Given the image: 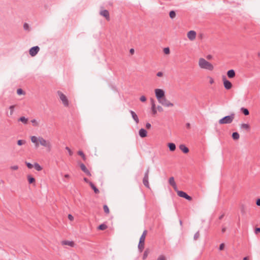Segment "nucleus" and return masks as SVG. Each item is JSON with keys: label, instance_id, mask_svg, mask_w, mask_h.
Masks as SVG:
<instances>
[{"label": "nucleus", "instance_id": "29", "mask_svg": "<svg viewBox=\"0 0 260 260\" xmlns=\"http://www.w3.org/2000/svg\"><path fill=\"white\" fill-rule=\"evenodd\" d=\"M18 121H21L24 124H27L28 122V119L24 116H22L19 118Z\"/></svg>", "mask_w": 260, "mask_h": 260}, {"label": "nucleus", "instance_id": "25", "mask_svg": "<svg viewBox=\"0 0 260 260\" xmlns=\"http://www.w3.org/2000/svg\"><path fill=\"white\" fill-rule=\"evenodd\" d=\"M27 178L28 183L29 184H32L35 182L36 180H35V178H34L31 175H27Z\"/></svg>", "mask_w": 260, "mask_h": 260}, {"label": "nucleus", "instance_id": "50", "mask_svg": "<svg viewBox=\"0 0 260 260\" xmlns=\"http://www.w3.org/2000/svg\"><path fill=\"white\" fill-rule=\"evenodd\" d=\"M11 169L13 170H17L18 169V166H13L11 167Z\"/></svg>", "mask_w": 260, "mask_h": 260}, {"label": "nucleus", "instance_id": "37", "mask_svg": "<svg viewBox=\"0 0 260 260\" xmlns=\"http://www.w3.org/2000/svg\"><path fill=\"white\" fill-rule=\"evenodd\" d=\"M164 52L166 54H169L170 53V48L169 47H166L164 49Z\"/></svg>", "mask_w": 260, "mask_h": 260}, {"label": "nucleus", "instance_id": "56", "mask_svg": "<svg viewBox=\"0 0 260 260\" xmlns=\"http://www.w3.org/2000/svg\"><path fill=\"white\" fill-rule=\"evenodd\" d=\"M84 181L86 182V183H89V184H90V182H91V181H90L87 178H84Z\"/></svg>", "mask_w": 260, "mask_h": 260}, {"label": "nucleus", "instance_id": "49", "mask_svg": "<svg viewBox=\"0 0 260 260\" xmlns=\"http://www.w3.org/2000/svg\"><path fill=\"white\" fill-rule=\"evenodd\" d=\"M31 122L33 123L34 126H37L38 123L36 119H32L31 120Z\"/></svg>", "mask_w": 260, "mask_h": 260}, {"label": "nucleus", "instance_id": "63", "mask_svg": "<svg viewBox=\"0 0 260 260\" xmlns=\"http://www.w3.org/2000/svg\"><path fill=\"white\" fill-rule=\"evenodd\" d=\"M211 58H212V55H207V58L208 59H210Z\"/></svg>", "mask_w": 260, "mask_h": 260}, {"label": "nucleus", "instance_id": "48", "mask_svg": "<svg viewBox=\"0 0 260 260\" xmlns=\"http://www.w3.org/2000/svg\"><path fill=\"white\" fill-rule=\"evenodd\" d=\"M254 232L256 234L260 233V228H256L254 230Z\"/></svg>", "mask_w": 260, "mask_h": 260}, {"label": "nucleus", "instance_id": "15", "mask_svg": "<svg viewBox=\"0 0 260 260\" xmlns=\"http://www.w3.org/2000/svg\"><path fill=\"white\" fill-rule=\"evenodd\" d=\"M100 15L104 17L107 21L110 20L109 13L108 10H104L100 12Z\"/></svg>", "mask_w": 260, "mask_h": 260}, {"label": "nucleus", "instance_id": "34", "mask_svg": "<svg viewBox=\"0 0 260 260\" xmlns=\"http://www.w3.org/2000/svg\"><path fill=\"white\" fill-rule=\"evenodd\" d=\"M78 155H79L80 156H81V157L82 158V159H83L84 160H85V159H86V156H85V154H84V153H83V151H79L78 152Z\"/></svg>", "mask_w": 260, "mask_h": 260}, {"label": "nucleus", "instance_id": "57", "mask_svg": "<svg viewBox=\"0 0 260 260\" xmlns=\"http://www.w3.org/2000/svg\"><path fill=\"white\" fill-rule=\"evenodd\" d=\"M209 82L211 84H212L214 83V79L212 77H210Z\"/></svg>", "mask_w": 260, "mask_h": 260}, {"label": "nucleus", "instance_id": "2", "mask_svg": "<svg viewBox=\"0 0 260 260\" xmlns=\"http://www.w3.org/2000/svg\"><path fill=\"white\" fill-rule=\"evenodd\" d=\"M235 114L231 113V115L226 116L219 120V123L220 124L231 123L235 118Z\"/></svg>", "mask_w": 260, "mask_h": 260}, {"label": "nucleus", "instance_id": "40", "mask_svg": "<svg viewBox=\"0 0 260 260\" xmlns=\"http://www.w3.org/2000/svg\"><path fill=\"white\" fill-rule=\"evenodd\" d=\"M25 143V141L23 140H19L17 141V144L19 146H21Z\"/></svg>", "mask_w": 260, "mask_h": 260}, {"label": "nucleus", "instance_id": "54", "mask_svg": "<svg viewBox=\"0 0 260 260\" xmlns=\"http://www.w3.org/2000/svg\"><path fill=\"white\" fill-rule=\"evenodd\" d=\"M157 76L158 77H162L163 76V73L161 72H158L157 74Z\"/></svg>", "mask_w": 260, "mask_h": 260}, {"label": "nucleus", "instance_id": "33", "mask_svg": "<svg viewBox=\"0 0 260 260\" xmlns=\"http://www.w3.org/2000/svg\"><path fill=\"white\" fill-rule=\"evenodd\" d=\"M241 127L243 128L246 129L248 131L249 130V129H250L249 125L248 124H246V123L242 124Z\"/></svg>", "mask_w": 260, "mask_h": 260}, {"label": "nucleus", "instance_id": "59", "mask_svg": "<svg viewBox=\"0 0 260 260\" xmlns=\"http://www.w3.org/2000/svg\"><path fill=\"white\" fill-rule=\"evenodd\" d=\"M226 229V228H225V227L223 226V227L222 228V230H221V232H222V233H224L225 232Z\"/></svg>", "mask_w": 260, "mask_h": 260}, {"label": "nucleus", "instance_id": "11", "mask_svg": "<svg viewBox=\"0 0 260 260\" xmlns=\"http://www.w3.org/2000/svg\"><path fill=\"white\" fill-rule=\"evenodd\" d=\"M40 48L38 46H35L31 47L29 51V54L31 56H35L39 52Z\"/></svg>", "mask_w": 260, "mask_h": 260}, {"label": "nucleus", "instance_id": "13", "mask_svg": "<svg viewBox=\"0 0 260 260\" xmlns=\"http://www.w3.org/2000/svg\"><path fill=\"white\" fill-rule=\"evenodd\" d=\"M80 168L81 169V170L84 172L86 175H87L88 176H91V174L90 173V172H89V171L87 169V168L86 167V166H85L84 164L81 163L80 165Z\"/></svg>", "mask_w": 260, "mask_h": 260}, {"label": "nucleus", "instance_id": "1", "mask_svg": "<svg viewBox=\"0 0 260 260\" xmlns=\"http://www.w3.org/2000/svg\"><path fill=\"white\" fill-rule=\"evenodd\" d=\"M199 64L201 68L212 71L214 69L213 66L203 58H201L199 61Z\"/></svg>", "mask_w": 260, "mask_h": 260}, {"label": "nucleus", "instance_id": "47", "mask_svg": "<svg viewBox=\"0 0 260 260\" xmlns=\"http://www.w3.org/2000/svg\"><path fill=\"white\" fill-rule=\"evenodd\" d=\"M241 212L242 214H245V207L244 205H242L241 206Z\"/></svg>", "mask_w": 260, "mask_h": 260}, {"label": "nucleus", "instance_id": "27", "mask_svg": "<svg viewBox=\"0 0 260 260\" xmlns=\"http://www.w3.org/2000/svg\"><path fill=\"white\" fill-rule=\"evenodd\" d=\"M34 167L38 171H40L43 169V168L37 162L34 164Z\"/></svg>", "mask_w": 260, "mask_h": 260}, {"label": "nucleus", "instance_id": "31", "mask_svg": "<svg viewBox=\"0 0 260 260\" xmlns=\"http://www.w3.org/2000/svg\"><path fill=\"white\" fill-rule=\"evenodd\" d=\"M149 253V250L148 249H146L145 251L144 252L143 255V259H145L147 258L148 255Z\"/></svg>", "mask_w": 260, "mask_h": 260}, {"label": "nucleus", "instance_id": "41", "mask_svg": "<svg viewBox=\"0 0 260 260\" xmlns=\"http://www.w3.org/2000/svg\"><path fill=\"white\" fill-rule=\"evenodd\" d=\"M25 165L26 166H27V167L28 168V169H32L34 167V165H32L31 164H30V162H28L27 161L25 162Z\"/></svg>", "mask_w": 260, "mask_h": 260}, {"label": "nucleus", "instance_id": "58", "mask_svg": "<svg viewBox=\"0 0 260 260\" xmlns=\"http://www.w3.org/2000/svg\"><path fill=\"white\" fill-rule=\"evenodd\" d=\"M135 50L133 48H131L129 50V52L131 54H133L134 53Z\"/></svg>", "mask_w": 260, "mask_h": 260}, {"label": "nucleus", "instance_id": "26", "mask_svg": "<svg viewBox=\"0 0 260 260\" xmlns=\"http://www.w3.org/2000/svg\"><path fill=\"white\" fill-rule=\"evenodd\" d=\"M241 111L245 116H247L249 114V110L247 108L242 107L241 108Z\"/></svg>", "mask_w": 260, "mask_h": 260}, {"label": "nucleus", "instance_id": "51", "mask_svg": "<svg viewBox=\"0 0 260 260\" xmlns=\"http://www.w3.org/2000/svg\"><path fill=\"white\" fill-rule=\"evenodd\" d=\"M156 109L159 112H162L163 111L162 108L160 106H158Z\"/></svg>", "mask_w": 260, "mask_h": 260}, {"label": "nucleus", "instance_id": "4", "mask_svg": "<svg viewBox=\"0 0 260 260\" xmlns=\"http://www.w3.org/2000/svg\"><path fill=\"white\" fill-rule=\"evenodd\" d=\"M39 144L46 147L48 151H50L51 149V144L49 141H47L42 137L38 138Z\"/></svg>", "mask_w": 260, "mask_h": 260}, {"label": "nucleus", "instance_id": "35", "mask_svg": "<svg viewBox=\"0 0 260 260\" xmlns=\"http://www.w3.org/2000/svg\"><path fill=\"white\" fill-rule=\"evenodd\" d=\"M17 93L18 95L24 94L25 92L21 88H19L17 90Z\"/></svg>", "mask_w": 260, "mask_h": 260}, {"label": "nucleus", "instance_id": "6", "mask_svg": "<svg viewBox=\"0 0 260 260\" xmlns=\"http://www.w3.org/2000/svg\"><path fill=\"white\" fill-rule=\"evenodd\" d=\"M57 94L59 96V99L62 101L63 104L65 107H68L69 106V101L67 98V96L61 91H58Z\"/></svg>", "mask_w": 260, "mask_h": 260}, {"label": "nucleus", "instance_id": "9", "mask_svg": "<svg viewBox=\"0 0 260 260\" xmlns=\"http://www.w3.org/2000/svg\"><path fill=\"white\" fill-rule=\"evenodd\" d=\"M158 102L165 107H173L174 106V104L168 101L166 97H164Z\"/></svg>", "mask_w": 260, "mask_h": 260}, {"label": "nucleus", "instance_id": "60", "mask_svg": "<svg viewBox=\"0 0 260 260\" xmlns=\"http://www.w3.org/2000/svg\"><path fill=\"white\" fill-rule=\"evenodd\" d=\"M224 213H223L222 214H221V215L219 217V218H219V220H221V219H222L223 218V217H224Z\"/></svg>", "mask_w": 260, "mask_h": 260}, {"label": "nucleus", "instance_id": "43", "mask_svg": "<svg viewBox=\"0 0 260 260\" xmlns=\"http://www.w3.org/2000/svg\"><path fill=\"white\" fill-rule=\"evenodd\" d=\"M157 260H167L166 257L164 255H160Z\"/></svg>", "mask_w": 260, "mask_h": 260}, {"label": "nucleus", "instance_id": "42", "mask_svg": "<svg viewBox=\"0 0 260 260\" xmlns=\"http://www.w3.org/2000/svg\"><path fill=\"white\" fill-rule=\"evenodd\" d=\"M66 149L68 150L69 154L70 156H72L73 154V153L72 151L71 150V149L69 147H66Z\"/></svg>", "mask_w": 260, "mask_h": 260}, {"label": "nucleus", "instance_id": "52", "mask_svg": "<svg viewBox=\"0 0 260 260\" xmlns=\"http://www.w3.org/2000/svg\"><path fill=\"white\" fill-rule=\"evenodd\" d=\"M256 205L257 206H260V198H258L256 200Z\"/></svg>", "mask_w": 260, "mask_h": 260}, {"label": "nucleus", "instance_id": "44", "mask_svg": "<svg viewBox=\"0 0 260 260\" xmlns=\"http://www.w3.org/2000/svg\"><path fill=\"white\" fill-rule=\"evenodd\" d=\"M140 100L142 102H145L146 101V98L144 95H142L140 97Z\"/></svg>", "mask_w": 260, "mask_h": 260}, {"label": "nucleus", "instance_id": "64", "mask_svg": "<svg viewBox=\"0 0 260 260\" xmlns=\"http://www.w3.org/2000/svg\"><path fill=\"white\" fill-rule=\"evenodd\" d=\"M243 260H248V258L247 257H244V258L243 259Z\"/></svg>", "mask_w": 260, "mask_h": 260}, {"label": "nucleus", "instance_id": "18", "mask_svg": "<svg viewBox=\"0 0 260 260\" xmlns=\"http://www.w3.org/2000/svg\"><path fill=\"white\" fill-rule=\"evenodd\" d=\"M31 141L32 143L35 144V146L36 147H38L39 146V142L38 140V138L36 136H31Z\"/></svg>", "mask_w": 260, "mask_h": 260}, {"label": "nucleus", "instance_id": "21", "mask_svg": "<svg viewBox=\"0 0 260 260\" xmlns=\"http://www.w3.org/2000/svg\"><path fill=\"white\" fill-rule=\"evenodd\" d=\"M179 148L184 153H187L189 152V149L183 144H181L179 146Z\"/></svg>", "mask_w": 260, "mask_h": 260}, {"label": "nucleus", "instance_id": "22", "mask_svg": "<svg viewBox=\"0 0 260 260\" xmlns=\"http://www.w3.org/2000/svg\"><path fill=\"white\" fill-rule=\"evenodd\" d=\"M62 245H69L71 247H73L75 245V243L73 241H69L67 240H64L61 242Z\"/></svg>", "mask_w": 260, "mask_h": 260}, {"label": "nucleus", "instance_id": "38", "mask_svg": "<svg viewBox=\"0 0 260 260\" xmlns=\"http://www.w3.org/2000/svg\"><path fill=\"white\" fill-rule=\"evenodd\" d=\"M199 237H200V233H199V231H198L194 235L193 239L194 240H197L199 239Z\"/></svg>", "mask_w": 260, "mask_h": 260}, {"label": "nucleus", "instance_id": "3", "mask_svg": "<svg viewBox=\"0 0 260 260\" xmlns=\"http://www.w3.org/2000/svg\"><path fill=\"white\" fill-rule=\"evenodd\" d=\"M147 233V231L146 230L144 231L140 238L139 243L138 244V248L140 252H142L144 248L145 240Z\"/></svg>", "mask_w": 260, "mask_h": 260}, {"label": "nucleus", "instance_id": "16", "mask_svg": "<svg viewBox=\"0 0 260 260\" xmlns=\"http://www.w3.org/2000/svg\"><path fill=\"white\" fill-rule=\"evenodd\" d=\"M129 112L131 114L132 118H133L134 121L136 122V123H138L139 122V120L138 117L137 115L136 114V113L132 110H130Z\"/></svg>", "mask_w": 260, "mask_h": 260}, {"label": "nucleus", "instance_id": "30", "mask_svg": "<svg viewBox=\"0 0 260 260\" xmlns=\"http://www.w3.org/2000/svg\"><path fill=\"white\" fill-rule=\"evenodd\" d=\"M239 134L238 132H234L232 134V138L234 140H236L239 139Z\"/></svg>", "mask_w": 260, "mask_h": 260}, {"label": "nucleus", "instance_id": "23", "mask_svg": "<svg viewBox=\"0 0 260 260\" xmlns=\"http://www.w3.org/2000/svg\"><path fill=\"white\" fill-rule=\"evenodd\" d=\"M168 146L171 151H174L176 149V145L173 143H169L168 144Z\"/></svg>", "mask_w": 260, "mask_h": 260}, {"label": "nucleus", "instance_id": "20", "mask_svg": "<svg viewBox=\"0 0 260 260\" xmlns=\"http://www.w3.org/2000/svg\"><path fill=\"white\" fill-rule=\"evenodd\" d=\"M169 182L170 184L175 189H176L177 188L176 184L175 182L174 178L173 177H171L169 178Z\"/></svg>", "mask_w": 260, "mask_h": 260}, {"label": "nucleus", "instance_id": "5", "mask_svg": "<svg viewBox=\"0 0 260 260\" xmlns=\"http://www.w3.org/2000/svg\"><path fill=\"white\" fill-rule=\"evenodd\" d=\"M149 173V169L148 168L145 173L143 179V183L146 187L150 189V185H149V181H148Z\"/></svg>", "mask_w": 260, "mask_h": 260}, {"label": "nucleus", "instance_id": "36", "mask_svg": "<svg viewBox=\"0 0 260 260\" xmlns=\"http://www.w3.org/2000/svg\"><path fill=\"white\" fill-rule=\"evenodd\" d=\"M103 209H104V212L106 214H108L109 213V208L107 206V205H104V206H103Z\"/></svg>", "mask_w": 260, "mask_h": 260}, {"label": "nucleus", "instance_id": "10", "mask_svg": "<svg viewBox=\"0 0 260 260\" xmlns=\"http://www.w3.org/2000/svg\"><path fill=\"white\" fill-rule=\"evenodd\" d=\"M177 194L180 197L183 198L188 201H190L192 200V197L188 195L185 192L183 191H177Z\"/></svg>", "mask_w": 260, "mask_h": 260}, {"label": "nucleus", "instance_id": "53", "mask_svg": "<svg viewBox=\"0 0 260 260\" xmlns=\"http://www.w3.org/2000/svg\"><path fill=\"white\" fill-rule=\"evenodd\" d=\"M151 126V125L150 123L148 122L146 124V128L149 129V128H150Z\"/></svg>", "mask_w": 260, "mask_h": 260}, {"label": "nucleus", "instance_id": "7", "mask_svg": "<svg viewBox=\"0 0 260 260\" xmlns=\"http://www.w3.org/2000/svg\"><path fill=\"white\" fill-rule=\"evenodd\" d=\"M155 93L158 102L165 97V92L161 89H156L155 90Z\"/></svg>", "mask_w": 260, "mask_h": 260}, {"label": "nucleus", "instance_id": "55", "mask_svg": "<svg viewBox=\"0 0 260 260\" xmlns=\"http://www.w3.org/2000/svg\"><path fill=\"white\" fill-rule=\"evenodd\" d=\"M68 218H69V220H70L71 221L73 220V219H74V217H73V216L71 214H69L68 215Z\"/></svg>", "mask_w": 260, "mask_h": 260}, {"label": "nucleus", "instance_id": "62", "mask_svg": "<svg viewBox=\"0 0 260 260\" xmlns=\"http://www.w3.org/2000/svg\"><path fill=\"white\" fill-rule=\"evenodd\" d=\"M64 178L68 179L70 178V175L69 174H66V175H64Z\"/></svg>", "mask_w": 260, "mask_h": 260}, {"label": "nucleus", "instance_id": "8", "mask_svg": "<svg viewBox=\"0 0 260 260\" xmlns=\"http://www.w3.org/2000/svg\"><path fill=\"white\" fill-rule=\"evenodd\" d=\"M222 78L224 88L227 90L231 89L232 87V83L229 80H227L225 76H223Z\"/></svg>", "mask_w": 260, "mask_h": 260}, {"label": "nucleus", "instance_id": "46", "mask_svg": "<svg viewBox=\"0 0 260 260\" xmlns=\"http://www.w3.org/2000/svg\"><path fill=\"white\" fill-rule=\"evenodd\" d=\"M224 248V243H221V244H220L219 247V249L220 250H223Z\"/></svg>", "mask_w": 260, "mask_h": 260}, {"label": "nucleus", "instance_id": "28", "mask_svg": "<svg viewBox=\"0 0 260 260\" xmlns=\"http://www.w3.org/2000/svg\"><path fill=\"white\" fill-rule=\"evenodd\" d=\"M107 228V226L105 223L101 224L98 227V229L101 231H104L106 230Z\"/></svg>", "mask_w": 260, "mask_h": 260}, {"label": "nucleus", "instance_id": "32", "mask_svg": "<svg viewBox=\"0 0 260 260\" xmlns=\"http://www.w3.org/2000/svg\"><path fill=\"white\" fill-rule=\"evenodd\" d=\"M169 16L171 19H173L176 16V13L174 11H171L169 13Z\"/></svg>", "mask_w": 260, "mask_h": 260}, {"label": "nucleus", "instance_id": "17", "mask_svg": "<svg viewBox=\"0 0 260 260\" xmlns=\"http://www.w3.org/2000/svg\"><path fill=\"white\" fill-rule=\"evenodd\" d=\"M227 76L229 78H233L236 76L235 72L234 70L231 69L227 72Z\"/></svg>", "mask_w": 260, "mask_h": 260}, {"label": "nucleus", "instance_id": "39", "mask_svg": "<svg viewBox=\"0 0 260 260\" xmlns=\"http://www.w3.org/2000/svg\"><path fill=\"white\" fill-rule=\"evenodd\" d=\"M15 107V105H12V106H10L9 109L10 110V115H13Z\"/></svg>", "mask_w": 260, "mask_h": 260}, {"label": "nucleus", "instance_id": "61", "mask_svg": "<svg viewBox=\"0 0 260 260\" xmlns=\"http://www.w3.org/2000/svg\"><path fill=\"white\" fill-rule=\"evenodd\" d=\"M186 126L187 128H188V129L190 128V123H187L186 124Z\"/></svg>", "mask_w": 260, "mask_h": 260}, {"label": "nucleus", "instance_id": "24", "mask_svg": "<svg viewBox=\"0 0 260 260\" xmlns=\"http://www.w3.org/2000/svg\"><path fill=\"white\" fill-rule=\"evenodd\" d=\"M89 185L91 187V188L94 190V192L96 194H98L100 192L98 188L93 184L92 182H90Z\"/></svg>", "mask_w": 260, "mask_h": 260}, {"label": "nucleus", "instance_id": "45", "mask_svg": "<svg viewBox=\"0 0 260 260\" xmlns=\"http://www.w3.org/2000/svg\"><path fill=\"white\" fill-rule=\"evenodd\" d=\"M23 28L25 30H28L29 29V25L27 23H25L23 25Z\"/></svg>", "mask_w": 260, "mask_h": 260}, {"label": "nucleus", "instance_id": "12", "mask_svg": "<svg viewBox=\"0 0 260 260\" xmlns=\"http://www.w3.org/2000/svg\"><path fill=\"white\" fill-rule=\"evenodd\" d=\"M187 36L190 41H193L196 39L197 34L194 30H190L187 32Z\"/></svg>", "mask_w": 260, "mask_h": 260}, {"label": "nucleus", "instance_id": "19", "mask_svg": "<svg viewBox=\"0 0 260 260\" xmlns=\"http://www.w3.org/2000/svg\"><path fill=\"white\" fill-rule=\"evenodd\" d=\"M139 134L141 138H145L147 136V132L144 128H141L139 130Z\"/></svg>", "mask_w": 260, "mask_h": 260}, {"label": "nucleus", "instance_id": "14", "mask_svg": "<svg viewBox=\"0 0 260 260\" xmlns=\"http://www.w3.org/2000/svg\"><path fill=\"white\" fill-rule=\"evenodd\" d=\"M152 114L155 115L157 113V109L155 106V101L154 99H151Z\"/></svg>", "mask_w": 260, "mask_h": 260}]
</instances>
